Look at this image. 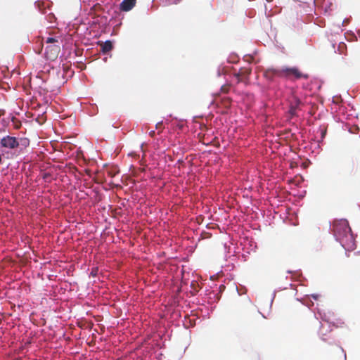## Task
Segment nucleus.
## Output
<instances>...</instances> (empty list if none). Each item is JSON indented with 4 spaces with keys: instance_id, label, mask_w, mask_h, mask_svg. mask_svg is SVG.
Returning a JSON list of instances; mask_svg holds the SVG:
<instances>
[{
    "instance_id": "obj_2",
    "label": "nucleus",
    "mask_w": 360,
    "mask_h": 360,
    "mask_svg": "<svg viewBox=\"0 0 360 360\" xmlns=\"http://www.w3.org/2000/svg\"><path fill=\"white\" fill-rule=\"evenodd\" d=\"M0 148L2 155L7 153L9 150H15L18 148V138L11 136H6L0 140Z\"/></svg>"
},
{
    "instance_id": "obj_18",
    "label": "nucleus",
    "mask_w": 360,
    "mask_h": 360,
    "mask_svg": "<svg viewBox=\"0 0 360 360\" xmlns=\"http://www.w3.org/2000/svg\"><path fill=\"white\" fill-rule=\"evenodd\" d=\"M164 255H165V252H161V254H160V255H159V256H160H160H163Z\"/></svg>"
},
{
    "instance_id": "obj_3",
    "label": "nucleus",
    "mask_w": 360,
    "mask_h": 360,
    "mask_svg": "<svg viewBox=\"0 0 360 360\" xmlns=\"http://www.w3.org/2000/svg\"><path fill=\"white\" fill-rule=\"evenodd\" d=\"M281 70V77L286 78H292L294 77L295 79H301L304 78L307 79L308 75H304L300 72V70L297 68H286Z\"/></svg>"
},
{
    "instance_id": "obj_1",
    "label": "nucleus",
    "mask_w": 360,
    "mask_h": 360,
    "mask_svg": "<svg viewBox=\"0 0 360 360\" xmlns=\"http://www.w3.org/2000/svg\"><path fill=\"white\" fill-rule=\"evenodd\" d=\"M332 231L342 248L356 246L354 236L347 220L343 219L335 220L332 224Z\"/></svg>"
},
{
    "instance_id": "obj_10",
    "label": "nucleus",
    "mask_w": 360,
    "mask_h": 360,
    "mask_svg": "<svg viewBox=\"0 0 360 360\" xmlns=\"http://www.w3.org/2000/svg\"><path fill=\"white\" fill-rule=\"evenodd\" d=\"M18 147L27 148L30 145V140L27 138L18 139Z\"/></svg>"
},
{
    "instance_id": "obj_6",
    "label": "nucleus",
    "mask_w": 360,
    "mask_h": 360,
    "mask_svg": "<svg viewBox=\"0 0 360 360\" xmlns=\"http://www.w3.org/2000/svg\"><path fill=\"white\" fill-rule=\"evenodd\" d=\"M251 73L250 68H241L234 76L236 77L238 82H243L247 79Z\"/></svg>"
},
{
    "instance_id": "obj_19",
    "label": "nucleus",
    "mask_w": 360,
    "mask_h": 360,
    "mask_svg": "<svg viewBox=\"0 0 360 360\" xmlns=\"http://www.w3.org/2000/svg\"><path fill=\"white\" fill-rule=\"evenodd\" d=\"M20 125H21L20 124H19V125H18V124H16V128H17V129H18V128H19Z\"/></svg>"
},
{
    "instance_id": "obj_14",
    "label": "nucleus",
    "mask_w": 360,
    "mask_h": 360,
    "mask_svg": "<svg viewBox=\"0 0 360 360\" xmlns=\"http://www.w3.org/2000/svg\"><path fill=\"white\" fill-rule=\"evenodd\" d=\"M155 134V131H151L149 133L150 136H152V137H153V136H154Z\"/></svg>"
},
{
    "instance_id": "obj_13",
    "label": "nucleus",
    "mask_w": 360,
    "mask_h": 360,
    "mask_svg": "<svg viewBox=\"0 0 360 360\" xmlns=\"http://www.w3.org/2000/svg\"><path fill=\"white\" fill-rule=\"evenodd\" d=\"M97 271L98 269H93L91 272V274L93 276H95L96 274H97Z\"/></svg>"
},
{
    "instance_id": "obj_16",
    "label": "nucleus",
    "mask_w": 360,
    "mask_h": 360,
    "mask_svg": "<svg viewBox=\"0 0 360 360\" xmlns=\"http://www.w3.org/2000/svg\"><path fill=\"white\" fill-rule=\"evenodd\" d=\"M2 162L1 154L0 153V164Z\"/></svg>"
},
{
    "instance_id": "obj_9",
    "label": "nucleus",
    "mask_w": 360,
    "mask_h": 360,
    "mask_svg": "<svg viewBox=\"0 0 360 360\" xmlns=\"http://www.w3.org/2000/svg\"><path fill=\"white\" fill-rule=\"evenodd\" d=\"M112 44L110 41H106L101 44V51L103 53H106L112 49Z\"/></svg>"
},
{
    "instance_id": "obj_7",
    "label": "nucleus",
    "mask_w": 360,
    "mask_h": 360,
    "mask_svg": "<svg viewBox=\"0 0 360 360\" xmlns=\"http://www.w3.org/2000/svg\"><path fill=\"white\" fill-rule=\"evenodd\" d=\"M136 4V0H123L120 4L121 11L127 12L131 11Z\"/></svg>"
},
{
    "instance_id": "obj_12",
    "label": "nucleus",
    "mask_w": 360,
    "mask_h": 360,
    "mask_svg": "<svg viewBox=\"0 0 360 360\" xmlns=\"http://www.w3.org/2000/svg\"><path fill=\"white\" fill-rule=\"evenodd\" d=\"M229 90V86H222L221 91L224 93H227Z\"/></svg>"
},
{
    "instance_id": "obj_8",
    "label": "nucleus",
    "mask_w": 360,
    "mask_h": 360,
    "mask_svg": "<svg viewBox=\"0 0 360 360\" xmlns=\"http://www.w3.org/2000/svg\"><path fill=\"white\" fill-rule=\"evenodd\" d=\"M301 101L296 96H293L290 102V111L292 113L299 107Z\"/></svg>"
},
{
    "instance_id": "obj_11",
    "label": "nucleus",
    "mask_w": 360,
    "mask_h": 360,
    "mask_svg": "<svg viewBox=\"0 0 360 360\" xmlns=\"http://www.w3.org/2000/svg\"><path fill=\"white\" fill-rule=\"evenodd\" d=\"M46 42L47 44H53V43L58 42V39L56 38H53V37H48L46 39Z\"/></svg>"
},
{
    "instance_id": "obj_17",
    "label": "nucleus",
    "mask_w": 360,
    "mask_h": 360,
    "mask_svg": "<svg viewBox=\"0 0 360 360\" xmlns=\"http://www.w3.org/2000/svg\"><path fill=\"white\" fill-rule=\"evenodd\" d=\"M343 360H346V354H343Z\"/></svg>"
},
{
    "instance_id": "obj_4",
    "label": "nucleus",
    "mask_w": 360,
    "mask_h": 360,
    "mask_svg": "<svg viewBox=\"0 0 360 360\" xmlns=\"http://www.w3.org/2000/svg\"><path fill=\"white\" fill-rule=\"evenodd\" d=\"M60 49V46L56 44L47 46L45 50L46 58L51 60H54L58 57Z\"/></svg>"
},
{
    "instance_id": "obj_5",
    "label": "nucleus",
    "mask_w": 360,
    "mask_h": 360,
    "mask_svg": "<svg viewBox=\"0 0 360 360\" xmlns=\"http://www.w3.org/2000/svg\"><path fill=\"white\" fill-rule=\"evenodd\" d=\"M281 75H282L281 70H277V69H273V68L267 69L264 72V77L266 79L270 80V81L273 80L274 79V77H282Z\"/></svg>"
},
{
    "instance_id": "obj_15",
    "label": "nucleus",
    "mask_w": 360,
    "mask_h": 360,
    "mask_svg": "<svg viewBox=\"0 0 360 360\" xmlns=\"http://www.w3.org/2000/svg\"><path fill=\"white\" fill-rule=\"evenodd\" d=\"M162 122H158L157 124H156V128H159L160 125H162Z\"/></svg>"
}]
</instances>
